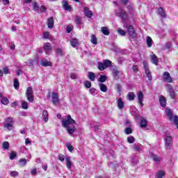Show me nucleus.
<instances>
[{
    "label": "nucleus",
    "instance_id": "dca6fc26",
    "mask_svg": "<svg viewBox=\"0 0 178 178\" xmlns=\"http://www.w3.org/2000/svg\"><path fill=\"white\" fill-rule=\"evenodd\" d=\"M159 102L162 108H166V98H165V97L160 96Z\"/></svg>",
    "mask_w": 178,
    "mask_h": 178
},
{
    "label": "nucleus",
    "instance_id": "3c124183",
    "mask_svg": "<svg viewBox=\"0 0 178 178\" xmlns=\"http://www.w3.org/2000/svg\"><path fill=\"white\" fill-rule=\"evenodd\" d=\"M10 176L12 177H17V176H19V172L17 171H12L10 172Z\"/></svg>",
    "mask_w": 178,
    "mask_h": 178
},
{
    "label": "nucleus",
    "instance_id": "e2e57ef3",
    "mask_svg": "<svg viewBox=\"0 0 178 178\" xmlns=\"http://www.w3.org/2000/svg\"><path fill=\"white\" fill-rule=\"evenodd\" d=\"M116 88L118 92H122V85L120 84H117L116 85Z\"/></svg>",
    "mask_w": 178,
    "mask_h": 178
},
{
    "label": "nucleus",
    "instance_id": "37998d69",
    "mask_svg": "<svg viewBox=\"0 0 178 178\" xmlns=\"http://www.w3.org/2000/svg\"><path fill=\"white\" fill-rule=\"evenodd\" d=\"M1 102L3 105H8V104H9V99H8V97H3L1 99Z\"/></svg>",
    "mask_w": 178,
    "mask_h": 178
},
{
    "label": "nucleus",
    "instance_id": "bb28decb",
    "mask_svg": "<svg viewBox=\"0 0 178 178\" xmlns=\"http://www.w3.org/2000/svg\"><path fill=\"white\" fill-rule=\"evenodd\" d=\"M99 87L102 92H106V91H108V88L106 87V85L104 83H99Z\"/></svg>",
    "mask_w": 178,
    "mask_h": 178
},
{
    "label": "nucleus",
    "instance_id": "864d4df0",
    "mask_svg": "<svg viewBox=\"0 0 178 178\" xmlns=\"http://www.w3.org/2000/svg\"><path fill=\"white\" fill-rule=\"evenodd\" d=\"M84 86L86 87V88H91V82L86 81L84 82Z\"/></svg>",
    "mask_w": 178,
    "mask_h": 178
},
{
    "label": "nucleus",
    "instance_id": "4d7b16f0",
    "mask_svg": "<svg viewBox=\"0 0 178 178\" xmlns=\"http://www.w3.org/2000/svg\"><path fill=\"white\" fill-rule=\"evenodd\" d=\"M125 133L127 134H131V133H133V129H131V127H127L126 129H125Z\"/></svg>",
    "mask_w": 178,
    "mask_h": 178
},
{
    "label": "nucleus",
    "instance_id": "6e6552de",
    "mask_svg": "<svg viewBox=\"0 0 178 178\" xmlns=\"http://www.w3.org/2000/svg\"><path fill=\"white\" fill-rule=\"evenodd\" d=\"M163 79L167 83H172V81H173L172 76H170V74L168 72H164V74L163 75Z\"/></svg>",
    "mask_w": 178,
    "mask_h": 178
},
{
    "label": "nucleus",
    "instance_id": "72a5a7b5",
    "mask_svg": "<svg viewBox=\"0 0 178 178\" xmlns=\"http://www.w3.org/2000/svg\"><path fill=\"white\" fill-rule=\"evenodd\" d=\"M38 62V60L37 58L33 59V60H28V66H34V63H37Z\"/></svg>",
    "mask_w": 178,
    "mask_h": 178
},
{
    "label": "nucleus",
    "instance_id": "5fc2aeb1",
    "mask_svg": "<svg viewBox=\"0 0 178 178\" xmlns=\"http://www.w3.org/2000/svg\"><path fill=\"white\" fill-rule=\"evenodd\" d=\"M170 47H172L171 42H167L164 45V49H170Z\"/></svg>",
    "mask_w": 178,
    "mask_h": 178
},
{
    "label": "nucleus",
    "instance_id": "13d9d810",
    "mask_svg": "<svg viewBox=\"0 0 178 178\" xmlns=\"http://www.w3.org/2000/svg\"><path fill=\"white\" fill-rule=\"evenodd\" d=\"M58 160L60 161L61 162H63L65 161V156L62 154H58Z\"/></svg>",
    "mask_w": 178,
    "mask_h": 178
},
{
    "label": "nucleus",
    "instance_id": "4468645a",
    "mask_svg": "<svg viewBox=\"0 0 178 178\" xmlns=\"http://www.w3.org/2000/svg\"><path fill=\"white\" fill-rule=\"evenodd\" d=\"M70 45L72 46L73 48H76V47H79V40L76 38H73L70 40Z\"/></svg>",
    "mask_w": 178,
    "mask_h": 178
},
{
    "label": "nucleus",
    "instance_id": "6e6d98bb",
    "mask_svg": "<svg viewBox=\"0 0 178 178\" xmlns=\"http://www.w3.org/2000/svg\"><path fill=\"white\" fill-rule=\"evenodd\" d=\"M3 74H9V68L3 67L2 71Z\"/></svg>",
    "mask_w": 178,
    "mask_h": 178
},
{
    "label": "nucleus",
    "instance_id": "473e14b6",
    "mask_svg": "<svg viewBox=\"0 0 178 178\" xmlns=\"http://www.w3.org/2000/svg\"><path fill=\"white\" fill-rule=\"evenodd\" d=\"M159 63V61L158 60V57H156L155 55H153L152 56V63L158 66Z\"/></svg>",
    "mask_w": 178,
    "mask_h": 178
},
{
    "label": "nucleus",
    "instance_id": "6ab92c4d",
    "mask_svg": "<svg viewBox=\"0 0 178 178\" xmlns=\"http://www.w3.org/2000/svg\"><path fill=\"white\" fill-rule=\"evenodd\" d=\"M47 26L49 29H54V17H51L48 19Z\"/></svg>",
    "mask_w": 178,
    "mask_h": 178
},
{
    "label": "nucleus",
    "instance_id": "603ef678",
    "mask_svg": "<svg viewBox=\"0 0 178 178\" xmlns=\"http://www.w3.org/2000/svg\"><path fill=\"white\" fill-rule=\"evenodd\" d=\"M143 67L145 69V72L147 70H149V67H148V63L147 61H143Z\"/></svg>",
    "mask_w": 178,
    "mask_h": 178
},
{
    "label": "nucleus",
    "instance_id": "a18cd8bd",
    "mask_svg": "<svg viewBox=\"0 0 178 178\" xmlns=\"http://www.w3.org/2000/svg\"><path fill=\"white\" fill-rule=\"evenodd\" d=\"M118 32L120 35H122V36L126 35V31H124V30H123V29H122L120 28H119L118 29Z\"/></svg>",
    "mask_w": 178,
    "mask_h": 178
},
{
    "label": "nucleus",
    "instance_id": "2eb2a0df",
    "mask_svg": "<svg viewBox=\"0 0 178 178\" xmlns=\"http://www.w3.org/2000/svg\"><path fill=\"white\" fill-rule=\"evenodd\" d=\"M52 102L54 105H56L58 102H59V98H58V94L56 92H53L51 94Z\"/></svg>",
    "mask_w": 178,
    "mask_h": 178
},
{
    "label": "nucleus",
    "instance_id": "bf43d9fd",
    "mask_svg": "<svg viewBox=\"0 0 178 178\" xmlns=\"http://www.w3.org/2000/svg\"><path fill=\"white\" fill-rule=\"evenodd\" d=\"M33 10H38L40 9V7L38 6V4L37 2H35L33 5Z\"/></svg>",
    "mask_w": 178,
    "mask_h": 178
},
{
    "label": "nucleus",
    "instance_id": "b1692460",
    "mask_svg": "<svg viewBox=\"0 0 178 178\" xmlns=\"http://www.w3.org/2000/svg\"><path fill=\"white\" fill-rule=\"evenodd\" d=\"M88 78L90 81H95V74L92 72H88Z\"/></svg>",
    "mask_w": 178,
    "mask_h": 178
},
{
    "label": "nucleus",
    "instance_id": "09e8293b",
    "mask_svg": "<svg viewBox=\"0 0 178 178\" xmlns=\"http://www.w3.org/2000/svg\"><path fill=\"white\" fill-rule=\"evenodd\" d=\"M17 156V154L15 152H11L10 154V159L13 160Z\"/></svg>",
    "mask_w": 178,
    "mask_h": 178
},
{
    "label": "nucleus",
    "instance_id": "338daca9",
    "mask_svg": "<svg viewBox=\"0 0 178 178\" xmlns=\"http://www.w3.org/2000/svg\"><path fill=\"white\" fill-rule=\"evenodd\" d=\"M70 78L72 79V80H76V79H77V74L74 73L70 74Z\"/></svg>",
    "mask_w": 178,
    "mask_h": 178
},
{
    "label": "nucleus",
    "instance_id": "f3484780",
    "mask_svg": "<svg viewBox=\"0 0 178 178\" xmlns=\"http://www.w3.org/2000/svg\"><path fill=\"white\" fill-rule=\"evenodd\" d=\"M82 19L83 18L79 16V15H76L74 17V22H75L76 26H81V24H82V22H82Z\"/></svg>",
    "mask_w": 178,
    "mask_h": 178
},
{
    "label": "nucleus",
    "instance_id": "c85d7f7f",
    "mask_svg": "<svg viewBox=\"0 0 178 178\" xmlns=\"http://www.w3.org/2000/svg\"><path fill=\"white\" fill-rule=\"evenodd\" d=\"M101 31L104 35H109V30L106 26H102L101 28Z\"/></svg>",
    "mask_w": 178,
    "mask_h": 178
},
{
    "label": "nucleus",
    "instance_id": "2f4dec72",
    "mask_svg": "<svg viewBox=\"0 0 178 178\" xmlns=\"http://www.w3.org/2000/svg\"><path fill=\"white\" fill-rule=\"evenodd\" d=\"M145 74L147 75V77L149 81H152V74L151 73V71L149 70H147L145 71Z\"/></svg>",
    "mask_w": 178,
    "mask_h": 178
},
{
    "label": "nucleus",
    "instance_id": "774afa93",
    "mask_svg": "<svg viewBox=\"0 0 178 178\" xmlns=\"http://www.w3.org/2000/svg\"><path fill=\"white\" fill-rule=\"evenodd\" d=\"M73 30V28L70 26H67L66 31L67 33H72V31Z\"/></svg>",
    "mask_w": 178,
    "mask_h": 178
},
{
    "label": "nucleus",
    "instance_id": "f257e3e1",
    "mask_svg": "<svg viewBox=\"0 0 178 178\" xmlns=\"http://www.w3.org/2000/svg\"><path fill=\"white\" fill-rule=\"evenodd\" d=\"M116 16H118L122 19V23H126V20L129 19V15L122 8H119V11L115 13Z\"/></svg>",
    "mask_w": 178,
    "mask_h": 178
},
{
    "label": "nucleus",
    "instance_id": "58836bf2",
    "mask_svg": "<svg viewBox=\"0 0 178 178\" xmlns=\"http://www.w3.org/2000/svg\"><path fill=\"white\" fill-rule=\"evenodd\" d=\"M98 67L99 70H102V71L105 70V69H106L104 63H101V62H99L98 63V67Z\"/></svg>",
    "mask_w": 178,
    "mask_h": 178
},
{
    "label": "nucleus",
    "instance_id": "7c9ffc66",
    "mask_svg": "<svg viewBox=\"0 0 178 178\" xmlns=\"http://www.w3.org/2000/svg\"><path fill=\"white\" fill-rule=\"evenodd\" d=\"M42 118L44 122H48V111L47 110L43 111L42 112Z\"/></svg>",
    "mask_w": 178,
    "mask_h": 178
},
{
    "label": "nucleus",
    "instance_id": "f03ea898",
    "mask_svg": "<svg viewBox=\"0 0 178 178\" xmlns=\"http://www.w3.org/2000/svg\"><path fill=\"white\" fill-rule=\"evenodd\" d=\"M74 123H75V121L72 119L70 115H68L67 116V119H64L62 120L63 127L65 128L70 127V124H73Z\"/></svg>",
    "mask_w": 178,
    "mask_h": 178
},
{
    "label": "nucleus",
    "instance_id": "20e7f679",
    "mask_svg": "<svg viewBox=\"0 0 178 178\" xmlns=\"http://www.w3.org/2000/svg\"><path fill=\"white\" fill-rule=\"evenodd\" d=\"M127 29L128 30L129 35L131 37V38L136 40V38H137V34H136V31L134 30V28H133V26L129 25L127 26Z\"/></svg>",
    "mask_w": 178,
    "mask_h": 178
},
{
    "label": "nucleus",
    "instance_id": "ea45409f",
    "mask_svg": "<svg viewBox=\"0 0 178 178\" xmlns=\"http://www.w3.org/2000/svg\"><path fill=\"white\" fill-rule=\"evenodd\" d=\"M134 141H136V138H134L133 136H130L127 138V143L129 144H134Z\"/></svg>",
    "mask_w": 178,
    "mask_h": 178
},
{
    "label": "nucleus",
    "instance_id": "aec40b11",
    "mask_svg": "<svg viewBox=\"0 0 178 178\" xmlns=\"http://www.w3.org/2000/svg\"><path fill=\"white\" fill-rule=\"evenodd\" d=\"M67 131L69 133L70 136H73V134L76 131V127L72 126V127H67Z\"/></svg>",
    "mask_w": 178,
    "mask_h": 178
},
{
    "label": "nucleus",
    "instance_id": "9d476101",
    "mask_svg": "<svg viewBox=\"0 0 178 178\" xmlns=\"http://www.w3.org/2000/svg\"><path fill=\"white\" fill-rule=\"evenodd\" d=\"M83 12L86 17H88L89 19H91V17H92V15H94V13H92V11L90 10L88 7H85L83 9Z\"/></svg>",
    "mask_w": 178,
    "mask_h": 178
},
{
    "label": "nucleus",
    "instance_id": "79ce46f5",
    "mask_svg": "<svg viewBox=\"0 0 178 178\" xmlns=\"http://www.w3.org/2000/svg\"><path fill=\"white\" fill-rule=\"evenodd\" d=\"M20 166H26V163H27V160H26V159H21L19 161Z\"/></svg>",
    "mask_w": 178,
    "mask_h": 178
},
{
    "label": "nucleus",
    "instance_id": "a878e982",
    "mask_svg": "<svg viewBox=\"0 0 178 178\" xmlns=\"http://www.w3.org/2000/svg\"><path fill=\"white\" fill-rule=\"evenodd\" d=\"M158 15L161 16V17H166V13L163 10V8L162 7H160L158 10Z\"/></svg>",
    "mask_w": 178,
    "mask_h": 178
},
{
    "label": "nucleus",
    "instance_id": "0eeeda50",
    "mask_svg": "<svg viewBox=\"0 0 178 178\" xmlns=\"http://www.w3.org/2000/svg\"><path fill=\"white\" fill-rule=\"evenodd\" d=\"M137 97H138V104H140L141 108H143V106H144V103H143V101H144V94L143 93V92L139 91L137 93Z\"/></svg>",
    "mask_w": 178,
    "mask_h": 178
},
{
    "label": "nucleus",
    "instance_id": "cd10ccee",
    "mask_svg": "<svg viewBox=\"0 0 178 178\" xmlns=\"http://www.w3.org/2000/svg\"><path fill=\"white\" fill-rule=\"evenodd\" d=\"M103 63L104 64V67H106V69H107V67H111V66H112V61L108 59L104 60Z\"/></svg>",
    "mask_w": 178,
    "mask_h": 178
},
{
    "label": "nucleus",
    "instance_id": "8fccbe9b",
    "mask_svg": "<svg viewBox=\"0 0 178 178\" xmlns=\"http://www.w3.org/2000/svg\"><path fill=\"white\" fill-rule=\"evenodd\" d=\"M133 149L134 151H136V152H140V146H138V145H137V144H134L133 146Z\"/></svg>",
    "mask_w": 178,
    "mask_h": 178
},
{
    "label": "nucleus",
    "instance_id": "49530a36",
    "mask_svg": "<svg viewBox=\"0 0 178 178\" xmlns=\"http://www.w3.org/2000/svg\"><path fill=\"white\" fill-rule=\"evenodd\" d=\"M2 147L4 149H9V142L3 143Z\"/></svg>",
    "mask_w": 178,
    "mask_h": 178
},
{
    "label": "nucleus",
    "instance_id": "a211bd4d",
    "mask_svg": "<svg viewBox=\"0 0 178 178\" xmlns=\"http://www.w3.org/2000/svg\"><path fill=\"white\" fill-rule=\"evenodd\" d=\"M147 120H145V118H140V126L142 129H144L147 127Z\"/></svg>",
    "mask_w": 178,
    "mask_h": 178
},
{
    "label": "nucleus",
    "instance_id": "052dcab7",
    "mask_svg": "<svg viewBox=\"0 0 178 178\" xmlns=\"http://www.w3.org/2000/svg\"><path fill=\"white\" fill-rule=\"evenodd\" d=\"M42 38H45L46 40H48V38H49V32H44L43 33Z\"/></svg>",
    "mask_w": 178,
    "mask_h": 178
},
{
    "label": "nucleus",
    "instance_id": "f8f14e48",
    "mask_svg": "<svg viewBox=\"0 0 178 178\" xmlns=\"http://www.w3.org/2000/svg\"><path fill=\"white\" fill-rule=\"evenodd\" d=\"M44 49L47 54V55H48V52H49V51L52 50V46L51 45V43L49 42H46L44 44Z\"/></svg>",
    "mask_w": 178,
    "mask_h": 178
},
{
    "label": "nucleus",
    "instance_id": "7ed1b4c3",
    "mask_svg": "<svg viewBox=\"0 0 178 178\" xmlns=\"http://www.w3.org/2000/svg\"><path fill=\"white\" fill-rule=\"evenodd\" d=\"M33 94H34L33 88L29 87L26 91V96L29 102H34V95Z\"/></svg>",
    "mask_w": 178,
    "mask_h": 178
},
{
    "label": "nucleus",
    "instance_id": "680f3d73",
    "mask_svg": "<svg viewBox=\"0 0 178 178\" xmlns=\"http://www.w3.org/2000/svg\"><path fill=\"white\" fill-rule=\"evenodd\" d=\"M118 63H120V65H122V63H123V62H124V58H123V57L118 58Z\"/></svg>",
    "mask_w": 178,
    "mask_h": 178
},
{
    "label": "nucleus",
    "instance_id": "c756f323",
    "mask_svg": "<svg viewBox=\"0 0 178 178\" xmlns=\"http://www.w3.org/2000/svg\"><path fill=\"white\" fill-rule=\"evenodd\" d=\"M129 101H134V98H136V94L133 92H129L127 95Z\"/></svg>",
    "mask_w": 178,
    "mask_h": 178
},
{
    "label": "nucleus",
    "instance_id": "4c0bfd02",
    "mask_svg": "<svg viewBox=\"0 0 178 178\" xmlns=\"http://www.w3.org/2000/svg\"><path fill=\"white\" fill-rule=\"evenodd\" d=\"M108 80V76H105V75H101L99 79V81L100 83H105V81Z\"/></svg>",
    "mask_w": 178,
    "mask_h": 178
},
{
    "label": "nucleus",
    "instance_id": "423d86ee",
    "mask_svg": "<svg viewBox=\"0 0 178 178\" xmlns=\"http://www.w3.org/2000/svg\"><path fill=\"white\" fill-rule=\"evenodd\" d=\"M167 91L170 94V97L172 99H175L176 97V92H175V90H173V88H172V86L167 85Z\"/></svg>",
    "mask_w": 178,
    "mask_h": 178
},
{
    "label": "nucleus",
    "instance_id": "ddd939ff",
    "mask_svg": "<svg viewBox=\"0 0 178 178\" xmlns=\"http://www.w3.org/2000/svg\"><path fill=\"white\" fill-rule=\"evenodd\" d=\"M63 8L65 9V10H67L68 12H70V10H72V7L70 6V5H69V3L66 0H64L63 1Z\"/></svg>",
    "mask_w": 178,
    "mask_h": 178
},
{
    "label": "nucleus",
    "instance_id": "5701e85b",
    "mask_svg": "<svg viewBox=\"0 0 178 178\" xmlns=\"http://www.w3.org/2000/svg\"><path fill=\"white\" fill-rule=\"evenodd\" d=\"M117 105L120 109H123L124 108V102H123L121 97L118 99Z\"/></svg>",
    "mask_w": 178,
    "mask_h": 178
},
{
    "label": "nucleus",
    "instance_id": "e433bc0d",
    "mask_svg": "<svg viewBox=\"0 0 178 178\" xmlns=\"http://www.w3.org/2000/svg\"><path fill=\"white\" fill-rule=\"evenodd\" d=\"M146 40L148 48H151V47H152V38L148 36Z\"/></svg>",
    "mask_w": 178,
    "mask_h": 178
},
{
    "label": "nucleus",
    "instance_id": "69168bd1",
    "mask_svg": "<svg viewBox=\"0 0 178 178\" xmlns=\"http://www.w3.org/2000/svg\"><path fill=\"white\" fill-rule=\"evenodd\" d=\"M67 148L70 151V152H72L73 149H74V147L72 146L71 145H67Z\"/></svg>",
    "mask_w": 178,
    "mask_h": 178
},
{
    "label": "nucleus",
    "instance_id": "a19ab883",
    "mask_svg": "<svg viewBox=\"0 0 178 178\" xmlns=\"http://www.w3.org/2000/svg\"><path fill=\"white\" fill-rule=\"evenodd\" d=\"M19 87H20V83H19L17 79H15L14 80V88H15V90H19Z\"/></svg>",
    "mask_w": 178,
    "mask_h": 178
},
{
    "label": "nucleus",
    "instance_id": "393cba45",
    "mask_svg": "<svg viewBox=\"0 0 178 178\" xmlns=\"http://www.w3.org/2000/svg\"><path fill=\"white\" fill-rule=\"evenodd\" d=\"M40 65L41 66L47 67V66H51L52 63L48 61V60H41Z\"/></svg>",
    "mask_w": 178,
    "mask_h": 178
},
{
    "label": "nucleus",
    "instance_id": "39448f33",
    "mask_svg": "<svg viewBox=\"0 0 178 178\" xmlns=\"http://www.w3.org/2000/svg\"><path fill=\"white\" fill-rule=\"evenodd\" d=\"M111 72H112V74L113 78L115 79V80H118L119 79V74L120 73V71H119V70H118V67L112 65L111 66Z\"/></svg>",
    "mask_w": 178,
    "mask_h": 178
},
{
    "label": "nucleus",
    "instance_id": "4be33fe9",
    "mask_svg": "<svg viewBox=\"0 0 178 178\" xmlns=\"http://www.w3.org/2000/svg\"><path fill=\"white\" fill-rule=\"evenodd\" d=\"M65 161H66V166L67 169L70 170L72 169V165H73L72 163V161H70V157L67 156L65 158Z\"/></svg>",
    "mask_w": 178,
    "mask_h": 178
},
{
    "label": "nucleus",
    "instance_id": "f704fd0d",
    "mask_svg": "<svg viewBox=\"0 0 178 178\" xmlns=\"http://www.w3.org/2000/svg\"><path fill=\"white\" fill-rule=\"evenodd\" d=\"M90 41H91L92 44H93L94 45H97V44H98L97 37L95 36V35H91Z\"/></svg>",
    "mask_w": 178,
    "mask_h": 178
},
{
    "label": "nucleus",
    "instance_id": "412c9836",
    "mask_svg": "<svg viewBox=\"0 0 178 178\" xmlns=\"http://www.w3.org/2000/svg\"><path fill=\"white\" fill-rule=\"evenodd\" d=\"M3 127L4 129H6L8 131H10L13 129V124L10 123H3Z\"/></svg>",
    "mask_w": 178,
    "mask_h": 178
},
{
    "label": "nucleus",
    "instance_id": "c03bdc74",
    "mask_svg": "<svg viewBox=\"0 0 178 178\" xmlns=\"http://www.w3.org/2000/svg\"><path fill=\"white\" fill-rule=\"evenodd\" d=\"M4 123H10L11 124H13V123H15V121H13V118L8 117L6 119Z\"/></svg>",
    "mask_w": 178,
    "mask_h": 178
},
{
    "label": "nucleus",
    "instance_id": "0e129e2a",
    "mask_svg": "<svg viewBox=\"0 0 178 178\" xmlns=\"http://www.w3.org/2000/svg\"><path fill=\"white\" fill-rule=\"evenodd\" d=\"M31 175L35 176L37 175V168H33L31 170Z\"/></svg>",
    "mask_w": 178,
    "mask_h": 178
},
{
    "label": "nucleus",
    "instance_id": "c9c22d12",
    "mask_svg": "<svg viewBox=\"0 0 178 178\" xmlns=\"http://www.w3.org/2000/svg\"><path fill=\"white\" fill-rule=\"evenodd\" d=\"M56 53L58 56H63V55H65L63 50L60 48L56 49Z\"/></svg>",
    "mask_w": 178,
    "mask_h": 178
},
{
    "label": "nucleus",
    "instance_id": "1a4fd4ad",
    "mask_svg": "<svg viewBox=\"0 0 178 178\" xmlns=\"http://www.w3.org/2000/svg\"><path fill=\"white\" fill-rule=\"evenodd\" d=\"M165 148L167 149H170V147H172V136H166L165 138Z\"/></svg>",
    "mask_w": 178,
    "mask_h": 178
},
{
    "label": "nucleus",
    "instance_id": "9b49d317",
    "mask_svg": "<svg viewBox=\"0 0 178 178\" xmlns=\"http://www.w3.org/2000/svg\"><path fill=\"white\" fill-rule=\"evenodd\" d=\"M151 158L155 162V163H156V165H159V163H161V159L159 157V156L152 154Z\"/></svg>",
    "mask_w": 178,
    "mask_h": 178
},
{
    "label": "nucleus",
    "instance_id": "de8ad7c7",
    "mask_svg": "<svg viewBox=\"0 0 178 178\" xmlns=\"http://www.w3.org/2000/svg\"><path fill=\"white\" fill-rule=\"evenodd\" d=\"M22 107L23 109H29V104L27 102H23L22 104Z\"/></svg>",
    "mask_w": 178,
    "mask_h": 178
}]
</instances>
